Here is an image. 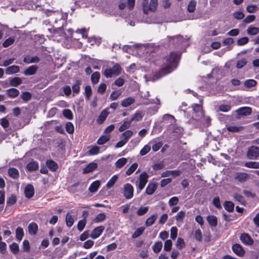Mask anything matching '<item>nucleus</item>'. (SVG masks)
I'll return each mask as SVG.
<instances>
[{"label":"nucleus","mask_w":259,"mask_h":259,"mask_svg":"<svg viewBox=\"0 0 259 259\" xmlns=\"http://www.w3.org/2000/svg\"><path fill=\"white\" fill-rule=\"evenodd\" d=\"M181 55L177 52H171L167 56L163 58V61L166 64L165 66H169L170 69L176 68L177 65Z\"/></svg>","instance_id":"1"},{"label":"nucleus","mask_w":259,"mask_h":259,"mask_svg":"<svg viewBox=\"0 0 259 259\" xmlns=\"http://www.w3.org/2000/svg\"><path fill=\"white\" fill-rule=\"evenodd\" d=\"M122 68L118 63H115L112 68H106L104 72L103 75L106 78H111L112 76H117L121 73Z\"/></svg>","instance_id":"2"},{"label":"nucleus","mask_w":259,"mask_h":259,"mask_svg":"<svg viewBox=\"0 0 259 259\" xmlns=\"http://www.w3.org/2000/svg\"><path fill=\"white\" fill-rule=\"evenodd\" d=\"M173 69H170L169 66H165L158 71L153 72L152 74L151 80L155 81L160 79L163 76L170 73Z\"/></svg>","instance_id":"3"},{"label":"nucleus","mask_w":259,"mask_h":259,"mask_svg":"<svg viewBox=\"0 0 259 259\" xmlns=\"http://www.w3.org/2000/svg\"><path fill=\"white\" fill-rule=\"evenodd\" d=\"M247 156L250 159H255L259 156V147L252 146L248 149Z\"/></svg>","instance_id":"4"},{"label":"nucleus","mask_w":259,"mask_h":259,"mask_svg":"<svg viewBox=\"0 0 259 259\" xmlns=\"http://www.w3.org/2000/svg\"><path fill=\"white\" fill-rule=\"evenodd\" d=\"M124 196L127 199H131L134 195V187L131 184H126L124 186Z\"/></svg>","instance_id":"5"},{"label":"nucleus","mask_w":259,"mask_h":259,"mask_svg":"<svg viewBox=\"0 0 259 259\" xmlns=\"http://www.w3.org/2000/svg\"><path fill=\"white\" fill-rule=\"evenodd\" d=\"M232 249L233 251L238 256L242 257L244 256L245 251L243 247L237 243L232 245Z\"/></svg>","instance_id":"6"},{"label":"nucleus","mask_w":259,"mask_h":259,"mask_svg":"<svg viewBox=\"0 0 259 259\" xmlns=\"http://www.w3.org/2000/svg\"><path fill=\"white\" fill-rule=\"evenodd\" d=\"M240 240L245 245H251L253 243V240L250 236L246 233H243L240 236Z\"/></svg>","instance_id":"7"},{"label":"nucleus","mask_w":259,"mask_h":259,"mask_svg":"<svg viewBox=\"0 0 259 259\" xmlns=\"http://www.w3.org/2000/svg\"><path fill=\"white\" fill-rule=\"evenodd\" d=\"M104 229V227L102 226L96 227L92 231L90 235L91 237L93 239L97 238L101 235Z\"/></svg>","instance_id":"8"},{"label":"nucleus","mask_w":259,"mask_h":259,"mask_svg":"<svg viewBox=\"0 0 259 259\" xmlns=\"http://www.w3.org/2000/svg\"><path fill=\"white\" fill-rule=\"evenodd\" d=\"M248 176L245 172H236L234 176V179L239 183L245 182Z\"/></svg>","instance_id":"9"},{"label":"nucleus","mask_w":259,"mask_h":259,"mask_svg":"<svg viewBox=\"0 0 259 259\" xmlns=\"http://www.w3.org/2000/svg\"><path fill=\"white\" fill-rule=\"evenodd\" d=\"M158 184L156 183H149L146 189L145 193L149 195H152L157 188Z\"/></svg>","instance_id":"10"},{"label":"nucleus","mask_w":259,"mask_h":259,"mask_svg":"<svg viewBox=\"0 0 259 259\" xmlns=\"http://www.w3.org/2000/svg\"><path fill=\"white\" fill-rule=\"evenodd\" d=\"M252 113V109L249 107H242L237 110V113L240 115L247 116Z\"/></svg>","instance_id":"11"},{"label":"nucleus","mask_w":259,"mask_h":259,"mask_svg":"<svg viewBox=\"0 0 259 259\" xmlns=\"http://www.w3.org/2000/svg\"><path fill=\"white\" fill-rule=\"evenodd\" d=\"M108 114L109 112H108L107 109H104L98 117L97 119V122L99 124H102L107 118Z\"/></svg>","instance_id":"12"},{"label":"nucleus","mask_w":259,"mask_h":259,"mask_svg":"<svg viewBox=\"0 0 259 259\" xmlns=\"http://www.w3.org/2000/svg\"><path fill=\"white\" fill-rule=\"evenodd\" d=\"M24 193L27 198H31L34 194V190L33 186L31 184L27 185L25 188Z\"/></svg>","instance_id":"13"},{"label":"nucleus","mask_w":259,"mask_h":259,"mask_svg":"<svg viewBox=\"0 0 259 259\" xmlns=\"http://www.w3.org/2000/svg\"><path fill=\"white\" fill-rule=\"evenodd\" d=\"M206 220L210 227H215L217 226L218 219L217 217L213 215H209L207 217Z\"/></svg>","instance_id":"14"},{"label":"nucleus","mask_w":259,"mask_h":259,"mask_svg":"<svg viewBox=\"0 0 259 259\" xmlns=\"http://www.w3.org/2000/svg\"><path fill=\"white\" fill-rule=\"evenodd\" d=\"M20 70V68L17 65H12L7 67L6 69V73L7 74H12L18 72Z\"/></svg>","instance_id":"15"},{"label":"nucleus","mask_w":259,"mask_h":259,"mask_svg":"<svg viewBox=\"0 0 259 259\" xmlns=\"http://www.w3.org/2000/svg\"><path fill=\"white\" fill-rule=\"evenodd\" d=\"M192 108L194 112L196 113V116L198 117L200 115H202L203 111L201 105L198 104H194L192 105Z\"/></svg>","instance_id":"16"},{"label":"nucleus","mask_w":259,"mask_h":259,"mask_svg":"<svg viewBox=\"0 0 259 259\" xmlns=\"http://www.w3.org/2000/svg\"><path fill=\"white\" fill-rule=\"evenodd\" d=\"M149 144H152V150L156 152L159 150V149L162 146V143L160 141H157V140H152L150 143Z\"/></svg>","instance_id":"17"},{"label":"nucleus","mask_w":259,"mask_h":259,"mask_svg":"<svg viewBox=\"0 0 259 259\" xmlns=\"http://www.w3.org/2000/svg\"><path fill=\"white\" fill-rule=\"evenodd\" d=\"M23 61L27 64L37 63L39 61V58L37 56H27L24 58Z\"/></svg>","instance_id":"18"},{"label":"nucleus","mask_w":259,"mask_h":259,"mask_svg":"<svg viewBox=\"0 0 259 259\" xmlns=\"http://www.w3.org/2000/svg\"><path fill=\"white\" fill-rule=\"evenodd\" d=\"M97 167V163H89V164L83 168V173L87 174L93 171Z\"/></svg>","instance_id":"19"},{"label":"nucleus","mask_w":259,"mask_h":259,"mask_svg":"<svg viewBox=\"0 0 259 259\" xmlns=\"http://www.w3.org/2000/svg\"><path fill=\"white\" fill-rule=\"evenodd\" d=\"M7 95L11 98L17 97L19 94L18 90L15 88L9 89L6 91Z\"/></svg>","instance_id":"20"},{"label":"nucleus","mask_w":259,"mask_h":259,"mask_svg":"<svg viewBox=\"0 0 259 259\" xmlns=\"http://www.w3.org/2000/svg\"><path fill=\"white\" fill-rule=\"evenodd\" d=\"M135 101L134 98L130 97L123 99L121 102V105L123 107H127L133 104L135 102Z\"/></svg>","instance_id":"21"},{"label":"nucleus","mask_w":259,"mask_h":259,"mask_svg":"<svg viewBox=\"0 0 259 259\" xmlns=\"http://www.w3.org/2000/svg\"><path fill=\"white\" fill-rule=\"evenodd\" d=\"M37 70V67L35 65H32L26 69L24 72L26 75H31L34 74Z\"/></svg>","instance_id":"22"},{"label":"nucleus","mask_w":259,"mask_h":259,"mask_svg":"<svg viewBox=\"0 0 259 259\" xmlns=\"http://www.w3.org/2000/svg\"><path fill=\"white\" fill-rule=\"evenodd\" d=\"M100 186V182L97 180L93 182L89 187V191L92 193L96 192Z\"/></svg>","instance_id":"23"},{"label":"nucleus","mask_w":259,"mask_h":259,"mask_svg":"<svg viewBox=\"0 0 259 259\" xmlns=\"http://www.w3.org/2000/svg\"><path fill=\"white\" fill-rule=\"evenodd\" d=\"M157 214H154L149 217L146 221L145 225L146 227H150L152 226L157 219Z\"/></svg>","instance_id":"24"},{"label":"nucleus","mask_w":259,"mask_h":259,"mask_svg":"<svg viewBox=\"0 0 259 259\" xmlns=\"http://www.w3.org/2000/svg\"><path fill=\"white\" fill-rule=\"evenodd\" d=\"M225 209L228 212H233L234 209V204L230 201H226L224 203Z\"/></svg>","instance_id":"25"},{"label":"nucleus","mask_w":259,"mask_h":259,"mask_svg":"<svg viewBox=\"0 0 259 259\" xmlns=\"http://www.w3.org/2000/svg\"><path fill=\"white\" fill-rule=\"evenodd\" d=\"M38 230V227L36 223H31L28 226L29 233L31 235H35L36 234Z\"/></svg>","instance_id":"26"},{"label":"nucleus","mask_w":259,"mask_h":259,"mask_svg":"<svg viewBox=\"0 0 259 259\" xmlns=\"http://www.w3.org/2000/svg\"><path fill=\"white\" fill-rule=\"evenodd\" d=\"M143 115L142 114V112L137 111H136L132 118L130 119L131 122L135 121H141L143 118Z\"/></svg>","instance_id":"27"},{"label":"nucleus","mask_w":259,"mask_h":259,"mask_svg":"<svg viewBox=\"0 0 259 259\" xmlns=\"http://www.w3.org/2000/svg\"><path fill=\"white\" fill-rule=\"evenodd\" d=\"M106 218V215L104 213H100L98 214L94 219L93 222L95 223H99L103 222Z\"/></svg>","instance_id":"28"},{"label":"nucleus","mask_w":259,"mask_h":259,"mask_svg":"<svg viewBox=\"0 0 259 259\" xmlns=\"http://www.w3.org/2000/svg\"><path fill=\"white\" fill-rule=\"evenodd\" d=\"M233 198L236 201L239 202L241 204L245 205L246 203V200L242 195L239 194L235 193L233 196Z\"/></svg>","instance_id":"29"},{"label":"nucleus","mask_w":259,"mask_h":259,"mask_svg":"<svg viewBox=\"0 0 259 259\" xmlns=\"http://www.w3.org/2000/svg\"><path fill=\"white\" fill-rule=\"evenodd\" d=\"M100 74L99 72H95L91 75L92 83L94 84H97L100 79Z\"/></svg>","instance_id":"30"},{"label":"nucleus","mask_w":259,"mask_h":259,"mask_svg":"<svg viewBox=\"0 0 259 259\" xmlns=\"http://www.w3.org/2000/svg\"><path fill=\"white\" fill-rule=\"evenodd\" d=\"M248 34L254 35L257 34L259 32V28L256 27L249 26L247 29Z\"/></svg>","instance_id":"31"},{"label":"nucleus","mask_w":259,"mask_h":259,"mask_svg":"<svg viewBox=\"0 0 259 259\" xmlns=\"http://www.w3.org/2000/svg\"><path fill=\"white\" fill-rule=\"evenodd\" d=\"M131 123L132 122L130 120H127V119H126V120H124L123 123L119 127V131L121 132H123L130 126Z\"/></svg>","instance_id":"32"},{"label":"nucleus","mask_w":259,"mask_h":259,"mask_svg":"<svg viewBox=\"0 0 259 259\" xmlns=\"http://www.w3.org/2000/svg\"><path fill=\"white\" fill-rule=\"evenodd\" d=\"M110 139V136H102L97 141V143L99 145H103L107 142Z\"/></svg>","instance_id":"33"},{"label":"nucleus","mask_w":259,"mask_h":259,"mask_svg":"<svg viewBox=\"0 0 259 259\" xmlns=\"http://www.w3.org/2000/svg\"><path fill=\"white\" fill-rule=\"evenodd\" d=\"M145 230V228L144 227H140L138 228L135 232L132 235V238H137L140 236L143 233Z\"/></svg>","instance_id":"34"},{"label":"nucleus","mask_w":259,"mask_h":259,"mask_svg":"<svg viewBox=\"0 0 259 259\" xmlns=\"http://www.w3.org/2000/svg\"><path fill=\"white\" fill-rule=\"evenodd\" d=\"M100 147L97 146H92L90 149L88 151L89 155H95L99 153Z\"/></svg>","instance_id":"35"},{"label":"nucleus","mask_w":259,"mask_h":259,"mask_svg":"<svg viewBox=\"0 0 259 259\" xmlns=\"http://www.w3.org/2000/svg\"><path fill=\"white\" fill-rule=\"evenodd\" d=\"M22 80L21 78L15 77L10 80V84L12 86L17 87L19 84H21Z\"/></svg>","instance_id":"36"},{"label":"nucleus","mask_w":259,"mask_h":259,"mask_svg":"<svg viewBox=\"0 0 259 259\" xmlns=\"http://www.w3.org/2000/svg\"><path fill=\"white\" fill-rule=\"evenodd\" d=\"M256 84L257 81L253 79H247L244 82V85L249 88L255 86Z\"/></svg>","instance_id":"37"},{"label":"nucleus","mask_w":259,"mask_h":259,"mask_svg":"<svg viewBox=\"0 0 259 259\" xmlns=\"http://www.w3.org/2000/svg\"><path fill=\"white\" fill-rule=\"evenodd\" d=\"M84 96L86 100H89L92 94V90L90 85H87L84 89Z\"/></svg>","instance_id":"38"},{"label":"nucleus","mask_w":259,"mask_h":259,"mask_svg":"<svg viewBox=\"0 0 259 259\" xmlns=\"http://www.w3.org/2000/svg\"><path fill=\"white\" fill-rule=\"evenodd\" d=\"M162 247V243L160 241L155 243L153 246V250L155 253H158L161 250Z\"/></svg>","instance_id":"39"},{"label":"nucleus","mask_w":259,"mask_h":259,"mask_svg":"<svg viewBox=\"0 0 259 259\" xmlns=\"http://www.w3.org/2000/svg\"><path fill=\"white\" fill-rule=\"evenodd\" d=\"M117 179L118 177L116 175H114L113 177H112V178L108 181V182L106 184V187L108 188H111L112 186H114Z\"/></svg>","instance_id":"40"},{"label":"nucleus","mask_w":259,"mask_h":259,"mask_svg":"<svg viewBox=\"0 0 259 259\" xmlns=\"http://www.w3.org/2000/svg\"><path fill=\"white\" fill-rule=\"evenodd\" d=\"M8 173L9 176L13 179L17 178L19 176L18 170L14 168H10L9 169Z\"/></svg>","instance_id":"41"},{"label":"nucleus","mask_w":259,"mask_h":259,"mask_svg":"<svg viewBox=\"0 0 259 259\" xmlns=\"http://www.w3.org/2000/svg\"><path fill=\"white\" fill-rule=\"evenodd\" d=\"M24 236L23 230L21 228H18L16 230V238L19 241L21 240Z\"/></svg>","instance_id":"42"},{"label":"nucleus","mask_w":259,"mask_h":259,"mask_svg":"<svg viewBox=\"0 0 259 259\" xmlns=\"http://www.w3.org/2000/svg\"><path fill=\"white\" fill-rule=\"evenodd\" d=\"M138 167L137 163H133V164L127 169L126 174L127 176L132 175L137 169Z\"/></svg>","instance_id":"43"},{"label":"nucleus","mask_w":259,"mask_h":259,"mask_svg":"<svg viewBox=\"0 0 259 259\" xmlns=\"http://www.w3.org/2000/svg\"><path fill=\"white\" fill-rule=\"evenodd\" d=\"M74 221V218L69 213H67L66 217V223L67 226L69 227H71Z\"/></svg>","instance_id":"44"},{"label":"nucleus","mask_w":259,"mask_h":259,"mask_svg":"<svg viewBox=\"0 0 259 259\" xmlns=\"http://www.w3.org/2000/svg\"><path fill=\"white\" fill-rule=\"evenodd\" d=\"M148 206L140 207L137 212V214L138 216H142L146 214L148 211Z\"/></svg>","instance_id":"45"},{"label":"nucleus","mask_w":259,"mask_h":259,"mask_svg":"<svg viewBox=\"0 0 259 259\" xmlns=\"http://www.w3.org/2000/svg\"><path fill=\"white\" fill-rule=\"evenodd\" d=\"M196 3L194 1H191L188 6L187 10L190 13L194 12L196 9Z\"/></svg>","instance_id":"46"},{"label":"nucleus","mask_w":259,"mask_h":259,"mask_svg":"<svg viewBox=\"0 0 259 259\" xmlns=\"http://www.w3.org/2000/svg\"><path fill=\"white\" fill-rule=\"evenodd\" d=\"M176 246L179 249H182L185 247V243L183 238L179 237L176 243Z\"/></svg>","instance_id":"47"},{"label":"nucleus","mask_w":259,"mask_h":259,"mask_svg":"<svg viewBox=\"0 0 259 259\" xmlns=\"http://www.w3.org/2000/svg\"><path fill=\"white\" fill-rule=\"evenodd\" d=\"M15 41V38L14 37H10L7 39L3 43V46L5 48L8 47L12 45Z\"/></svg>","instance_id":"48"},{"label":"nucleus","mask_w":259,"mask_h":259,"mask_svg":"<svg viewBox=\"0 0 259 259\" xmlns=\"http://www.w3.org/2000/svg\"><path fill=\"white\" fill-rule=\"evenodd\" d=\"M249 41V38L247 37H243L238 39L237 41V45L241 46L246 45Z\"/></svg>","instance_id":"49"},{"label":"nucleus","mask_w":259,"mask_h":259,"mask_svg":"<svg viewBox=\"0 0 259 259\" xmlns=\"http://www.w3.org/2000/svg\"><path fill=\"white\" fill-rule=\"evenodd\" d=\"M133 132L131 130H127L122 134L123 140L127 142L128 139L132 136Z\"/></svg>","instance_id":"50"},{"label":"nucleus","mask_w":259,"mask_h":259,"mask_svg":"<svg viewBox=\"0 0 259 259\" xmlns=\"http://www.w3.org/2000/svg\"><path fill=\"white\" fill-rule=\"evenodd\" d=\"M227 130L229 132H233V133H236L239 132L240 131L243 129L242 126H229L227 128Z\"/></svg>","instance_id":"51"},{"label":"nucleus","mask_w":259,"mask_h":259,"mask_svg":"<svg viewBox=\"0 0 259 259\" xmlns=\"http://www.w3.org/2000/svg\"><path fill=\"white\" fill-rule=\"evenodd\" d=\"M63 115L68 119L70 120L73 118V114L72 111L69 109H64L63 111Z\"/></svg>","instance_id":"52"},{"label":"nucleus","mask_w":259,"mask_h":259,"mask_svg":"<svg viewBox=\"0 0 259 259\" xmlns=\"http://www.w3.org/2000/svg\"><path fill=\"white\" fill-rule=\"evenodd\" d=\"M120 95L121 92L119 90L113 91L110 96V99L112 101L118 99Z\"/></svg>","instance_id":"53"},{"label":"nucleus","mask_w":259,"mask_h":259,"mask_svg":"<svg viewBox=\"0 0 259 259\" xmlns=\"http://www.w3.org/2000/svg\"><path fill=\"white\" fill-rule=\"evenodd\" d=\"M157 0H150L149 10L152 12H154L157 7Z\"/></svg>","instance_id":"54"},{"label":"nucleus","mask_w":259,"mask_h":259,"mask_svg":"<svg viewBox=\"0 0 259 259\" xmlns=\"http://www.w3.org/2000/svg\"><path fill=\"white\" fill-rule=\"evenodd\" d=\"M65 128L66 131L69 134H72L74 130L73 124L70 122H67Z\"/></svg>","instance_id":"55"},{"label":"nucleus","mask_w":259,"mask_h":259,"mask_svg":"<svg viewBox=\"0 0 259 259\" xmlns=\"http://www.w3.org/2000/svg\"><path fill=\"white\" fill-rule=\"evenodd\" d=\"M11 251L15 254H17L19 250L18 245L16 243H13L10 245Z\"/></svg>","instance_id":"56"},{"label":"nucleus","mask_w":259,"mask_h":259,"mask_svg":"<svg viewBox=\"0 0 259 259\" xmlns=\"http://www.w3.org/2000/svg\"><path fill=\"white\" fill-rule=\"evenodd\" d=\"M151 150V146L148 145H145L141 150L140 153L141 155L144 156L147 154Z\"/></svg>","instance_id":"57"},{"label":"nucleus","mask_w":259,"mask_h":259,"mask_svg":"<svg viewBox=\"0 0 259 259\" xmlns=\"http://www.w3.org/2000/svg\"><path fill=\"white\" fill-rule=\"evenodd\" d=\"M172 241L170 240H167L164 244V250L166 251H169L171 249Z\"/></svg>","instance_id":"58"},{"label":"nucleus","mask_w":259,"mask_h":259,"mask_svg":"<svg viewBox=\"0 0 259 259\" xmlns=\"http://www.w3.org/2000/svg\"><path fill=\"white\" fill-rule=\"evenodd\" d=\"M178 229L176 227H172L170 229V238L175 240L177 237Z\"/></svg>","instance_id":"59"},{"label":"nucleus","mask_w":259,"mask_h":259,"mask_svg":"<svg viewBox=\"0 0 259 259\" xmlns=\"http://www.w3.org/2000/svg\"><path fill=\"white\" fill-rule=\"evenodd\" d=\"M31 95L28 92H23L21 95V98L24 101H27L31 99Z\"/></svg>","instance_id":"60"},{"label":"nucleus","mask_w":259,"mask_h":259,"mask_svg":"<svg viewBox=\"0 0 259 259\" xmlns=\"http://www.w3.org/2000/svg\"><path fill=\"white\" fill-rule=\"evenodd\" d=\"M258 10L256 6L253 5H249L246 7V11L248 13H254Z\"/></svg>","instance_id":"61"},{"label":"nucleus","mask_w":259,"mask_h":259,"mask_svg":"<svg viewBox=\"0 0 259 259\" xmlns=\"http://www.w3.org/2000/svg\"><path fill=\"white\" fill-rule=\"evenodd\" d=\"M149 178L148 175L146 172H142L139 176V181L147 183Z\"/></svg>","instance_id":"62"},{"label":"nucleus","mask_w":259,"mask_h":259,"mask_svg":"<svg viewBox=\"0 0 259 259\" xmlns=\"http://www.w3.org/2000/svg\"><path fill=\"white\" fill-rule=\"evenodd\" d=\"M194 237L196 240L199 242L202 241V232L200 229H197L195 231Z\"/></svg>","instance_id":"63"},{"label":"nucleus","mask_w":259,"mask_h":259,"mask_svg":"<svg viewBox=\"0 0 259 259\" xmlns=\"http://www.w3.org/2000/svg\"><path fill=\"white\" fill-rule=\"evenodd\" d=\"M212 204L217 208H222L220 198L219 197H216L213 198L212 201Z\"/></svg>","instance_id":"64"}]
</instances>
